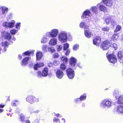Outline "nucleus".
Segmentation results:
<instances>
[{"instance_id":"obj_59","label":"nucleus","mask_w":123,"mask_h":123,"mask_svg":"<svg viewBox=\"0 0 123 123\" xmlns=\"http://www.w3.org/2000/svg\"><path fill=\"white\" fill-rule=\"evenodd\" d=\"M22 55H18V59L19 60H21L22 59Z\"/></svg>"},{"instance_id":"obj_39","label":"nucleus","mask_w":123,"mask_h":123,"mask_svg":"<svg viewBox=\"0 0 123 123\" xmlns=\"http://www.w3.org/2000/svg\"><path fill=\"white\" fill-rule=\"evenodd\" d=\"M17 31H17L16 29H13L10 31V32L12 35H14Z\"/></svg>"},{"instance_id":"obj_53","label":"nucleus","mask_w":123,"mask_h":123,"mask_svg":"<svg viewBox=\"0 0 123 123\" xmlns=\"http://www.w3.org/2000/svg\"><path fill=\"white\" fill-rule=\"evenodd\" d=\"M28 111L31 114L32 113H34V110H33V109L31 108H29Z\"/></svg>"},{"instance_id":"obj_3","label":"nucleus","mask_w":123,"mask_h":123,"mask_svg":"<svg viewBox=\"0 0 123 123\" xmlns=\"http://www.w3.org/2000/svg\"><path fill=\"white\" fill-rule=\"evenodd\" d=\"M58 39L62 43L66 42L67 39V33L65 31H61L58 35Z\"/></svg>"},{"instance_id":"obj_19","label":"nucleus","mask_w":123,"mask_h":123,"mask_svg":"<svg viewBox=\"0 0 123 123\" xmlns=\"http://www.w3.org/2000/svg\"><path fill=\"white\" fill-rule=\"evenodd\" d=\"M77 62V59L73 57H71L70 58V64L72 66H74Z\"/></svg>"},{"instance_id":"obj_4","label":"nucleus","mask_w":123,"mask_h":123,"mask_svg":"<svg viewBox=\"0 0 123 123\" xmlns=\"http://www.w3.org/2000/svg\"><path fill=\"white\" fill-rule=\"evenodd\" d=\"M111 43V40H106L104 41L101 45L103 49L104 50L108 49L110 46Z\"/></svg>"},{"instance_id":"obj_33","label":"nucleus","mask_w":123,"mask_h":123,"mask_svg":"<svg viewBox=\"0 0 123 123\" xmlns=\"http://www.w3.org/2000/svg\"><path fill=\"white\" fill-rule=\"evenodd\" d=\"M74 102L75 103L77 104H79L81 102L79 98H76L74 99Z\"/></svg>"},{"instance_id":"obj_47","label":"nucleus","mask_w":123,"mask_h":123,"mask_svg":"<svg viewBox=\"0 0 123 123\" xmlns=\"http://www.w3.org/2000/svg\"><path fill=\"white\" fill-rule=\"evenodd\" d=\"M79 46V45L77 44L74 45L73 47V50L75 51H76L78 49Z\"/></svg>"},{"instance_id":"obj_38","label":"nucleus","mask_w":123,"mask_h":123,"mask_svg":"<svg viewBox=\"0 0 123 123\" xmlns=\"http://www.w3.org/2000/svg\"><path fill=\"white\" fill-rule=\"evenodd\" d=\"M69 44L67 43L65 44L63 46V50L64 51H66L69 47Z\"/></svg>"},{"instance_id":"obj_62","label":"nucleus","mask_w":123,"mask_h":123,"mask_svg":"<svg viewBox=\"0 0 123 123\" xmlns=\"http://www.w3.org/2000/svg\"><path fill=\"white\" fill-rule=\"evenodd\" d=\"M25 123H30V121L28 120H27L26 121H25Z\"/></svg>"},{"instance_id":"obj_27","label":"nucleus","mask_w":123,"mask_h":123,"mask_svg":"<svg viewBox=\"0 0 123 123\" xmlns=\"http://www.w3.org/2000/svg\"><path fill=\"white\" fill-rule=\"evenodd\" d=\"M112 19L111 16L110 15H108L107 17L105 19V22L107 25L109 24L110 21Z\"/></svg>"},{"instance_id":"obj_23","label":"nucleus","mask_w":123,"mask_h":123,"mask_svg":"<svg viewBox=\"0 0 123 123\" xmlns=\"http://www.w3.org/2000/svg\"><path fill=\"white\" fill-rule=\"evenodd\" d=\"M80 26L81 28H84V30H85V28H86V29H88L89 28L88 26L86 25L85 23L83 21H82L80 24Z\"/></svg>"},{"instance_id":"obj_11","label":"nucleus","mask_w":123,"mask_h":123,"mask_svg":"<svg viewBox=\"0 0 123 123\" xmlns=\"http://www.w3.org/2000/svg\"><path fill=\"white\" fill-rule=\"evenodd\" d=\"M58 30L57 29H53L50 32V37H56L58 33Z\"/></svg>"},{"instance_id":"obj_42","label":"nucleus","mask_w":123,"mask_h":123,"mask_svg":"<svg viewBox=\"0 0 123 123\" xmlns=\"http://www.w3.org/2000/svg\"><path fill=\"white\" fill-rule=\"evenodd\" d=\"M62 61H63V62H66L67 61L68 58L65 56H62L61 58Z\"/></svg>"},{"instance_id":"obj_32","label":"nucleus","mask_w":123,"mask_h":123,"mask_svg":"<svg viewBox=\"0 0 123 123\" xmlns=\"http://www.w3.org/2000/svg\"><path fill=\"white\" fill-rule=\"evenodd\" d=\"M20 119L19 120V121H20L21 122L23 123L24 122H25V116L23 114H20Z\"/></svg>"},{"instance_id":"obj_55","label":"nucleus","mask_w":123,"mask_h":123,"mask_svg":"<svg viewBox=\"0 0 123 123\" xmlns=\"http://www.w3.org/2000/svg\"><path fill=\"white\" fill-rule=\"evenodd\" d=\"M58 57V55L57 53H55L53 55L54 58H57Z\"/></svg>"},{"instance_id":"obj_26","label":"nucleus","mask_w":123,"mask_h":123,"mask_svg":"<svg viewBox=\"0 0 123 123\" xmlns=\"http://www.w3.org/2000/svg\"><path fill=\"white\" fill-rule=\"evenodd\" d=\"M57 42V39H56L54 38L51 39L49 42V43L53 45L56 44Z\"/></svg>"},{"instance_id":"obj_22","label":"nucleus","mask_w":123,"mask_h":123,"mask_svg":"<svg viewBox=\"0 0 123 123\" xmlns=\"http://www.w3.org/2000/svg\"><path fill=\"white\" fill-rule=\"evenodd\" d=\"M48 68H44L42 73V75L43 76L46 77L48 74Z\"/></svg>"},{"instance_id":"obj_45","label":"nucleus","mask_w":123,"mask_h":123,"mask_svg":"<svg viewBox=\"0 0 123 123\" xmlns=\"http://www.w3.org/2000/svg\"><path fill=\"white\" fill-rule=\"evenodd\" d=\"M118 37V36L117 34H114L112 37V38L113 40H115L117 39Z\"/></svg>"},{"instance_id":"obj_12","label":"nucleus","mask_w":123,"mask_h":123,"mask_svg":"<svg viewBox=\"0 0 123 123\" xmlns=\"http://www.w3.org/2000/svg\"><path fill=\"white\" fill-rule=\"evenodd\" d=\"M56 75L57 78L59 79H62L64 75L63 72L60 69L58 70L56 72Z\"/></svg>"},{"instance_id":"obj_1","label":"nucleus","mask_w":123,"mask_h":123,"mask_svg":"<svg viewBox=\"0 0 123 123\" xmlns=\"http://www.w3.org/2000/svg\"><path fill=\"white\" fill-rule=\"evenodd\" d=\"M112 103L110 99H105L102 101L100 103V106L102 109L109 108L112 106Z\"/></svg>"},{"instance_id":"obj_50","label":"nucleus","mask_w":123,"mask_h":123,"mask_svg":"<svg viewBox=\"0 0 123 123\" xmlns=\"http://www.w3.org/2000/svg\"><path fill=\"white\" fill-rule=\"evenodd\" d=\"M53 121L54 123L56 122L59 123L60 120L56 118L55 117H54L53 119Z\"/></svg>"},{"instance_id":"obj_6","label":"nucleus","mask_w":123,"mask_h":123,"mask_svg":"<svg viewBox=\"0 0 123 123\" xmlns=\"http://www.w3.org/2000/svg\"><path fill=\"white\" fill-rule=\"evenodd\" d=\"M66 72L67 75L69 78L72 79L74 78L75 74L73 69L68 68Z\"/></svg>"},{"instance_id":"obj_30","label":"nucleus","mask_w":123,"mask_h":123,"mask_svg":"<svg viewBox=\"0 0 123 123\" xmlns=\"http://www.w3.org/2000/svg\"><path fill=\"white\" fill-rule=\"evenodd\" d=\"M33 52L32 51H27L23 53L22 54V55L23 56L25 55H29L31 54Z\"/></svg>"},{"instance_id":"obj_46","label":"nucleus","mask_w":123,"mask_h":123,"mask_svg":"<svg viewBox=\"0 0 123 123\" xmlns=\"http://www.w3.org/2000/svg\"><path fill=\"white\" fill-rule=\"evenodd\" d=\"M111 24L113 26H115L117 24L116 22L115 21L111 19Z\"/></svg>"},{"instance_id":"obj_58","label":"nucleus","mask_w":123,"mask_h":123,"mask_svg":"<svg viewBox=\"0 0 123 123\" xmlns=\"http://www.w3.org/2000/svg\"><path fill=\"white\" fill-rule=\"evenodd\" d=\"M20 110L19 109H17L16 110V113H19L20 112Z\"/></svg>"},{"instance_id":"obj_60","label":"nucleus","mask_w":123,"mask_h":123,"mask_svg":"<svg viewBox=\"0 0 123 123\" xmlns=\"http://www.w3.org/2000/svg\"><path fill=\"white\" fill-rule=\"evenodd\" d=\"M5 106L4 105H2L1 104L0 105V108H3Z\"/></svg>"},{"instance_id":"obj_54","label":"nucleus","mask_w":123,"mask_h":123,"mask_svg":"<svg viewBox=\"0 0 123 123\" xmlns=\"http://www.w3.org/2000/svg\"><path fill=\"white\" fill-rule=\"evenodd\" d=\"M113 47L115 49H117V45L116 43H113Z\"/></svg>"},{"instance_id":"obj_2","label":"nucleus","mask_w":123,"mask_h":123,"mask_svg":"<svg viewBox=\"0 0 123 123\" xmlns=\"http://www.w3.org/2000/svg\"><path fill=\"white\" fill-rule=\"evenodd\" d=\"M25 100L27 102L31 104L38 102L39 101L38 98L32 95H28L26 98Z\"/></svg>"},{"instance_id":"obj_37","label":"nucleus","mask_w":123,"mask_h":123,"mask_svg":"<svg viewBox=\"0 0 123 123\" xmlns=\"http://www.w3.org/2000/svg\"><path fill=\"white\" fill-rule=\"evenodd\" d=\"M110 29V28L108 26H105L102 28V31H108Z\"/></svg>"},{"instance_id":"obj_40","label":"nucleus","mask_w":123,"mask_h":123,"mask_svg":"<svg viewBox=\"0 0 123 123\" xmlns=\"http://www.w3.org/2000/svg\"><path fill=\"white\" fill-rule=\"evenodd\" d=\"M121 28V26L120 25H118L117 26L115 30L114 31L115 32H117L120 31Z\"/></svg>"},{"instance_id":"obj_8","label":"nucleus","mask_w":123,"mask_h":123,"mask_svg":"<svg viewBox=\"0 0 123 123\" xmlns=\"http://www.w3.org/2000/svg\"><path fill=\"white\" fill-rule=\"evenodd\" d=\"M2 36L4 37L5 39L8 40H10L12 38V36L9 33L4 31L2 32Z\"/></svg>"},{"instance_id":"obj_31","label":"nucleus","mask_w":123,"mask_h":123,"mask_svg":"<svg viewBox=\"0 0 123 123\" xmlns=\"http://www.w3.org/2000/svg\"><path fill=\"white\" fill-rule=\"evenodd\" d=\"M45 36H44L41 40V42L42 43H45L48 40L47 37H45Z\"/></svg>"},{"instance_id":"obj_25","label":"nucleus","mask_w":123,"mask_h":123,"mask_svg":"<svg viewBox=\"0 0 123 123\" xmlns=\"http://www.w3.org/2000/svg\"><path fill=\"white\" fill-rule=\"evenodd\" d=\"M43 56L41 52H37L36 54V59L37 60H40Z\"/></svg>"},{"instance_id":"obj_9","label":"nucleus","mask_w":123,"mask_h":123,"mask_svg":"<svg viewBox=\"0 0 123 123\" xmlns=\"http://www.w3.org/2000/svg\"><path fill=\"white\" fill-rule=\"evenodd\" d=\"M91 16V14L90 11L88 10H86L83 12V14L81 17V18L83 19Z\"/></svg>"},{"instance_id":"obj_35","label":"nucleus","mask_w":123,"mask_h":123,"mask_svg":"<svg viewBox=\"0 0 123 123\" xmlns=\"http://www.w3.org/2000/svg\"><path fill=\"white\" fill-rule=\"evenodd\" d=\"M91 11L94 14L96 15L97 12V9L96 6H93L91 8Z\"/></svg>"},{"instance_id":"obj_24","label":"nucleus","mask_w":123,"mask_h":123,"mask_svg":"<svg viewBox=\"0 0 123 123\" xmlns=\"http://www.w3.org/2000/svg\"><path fill=\"white\" fill-rule=\"evenodd\" d=\"M117 56L118 59H120L119 61H123L122 59L123 56V51H120L119 52L117 53Z\"/></svg>"},{"instance_id":"obj_16","label":"nucleus","mask_w":123,"mask_h":123,"mask_svg":"<svg viewBox=\"0 0 123 123\" xmlns=\"http://www.w3.org/2000/svg\"><path fill=\"white\" fill-rule=\"evenodd\" d=\"M29 59V57H26L24 58L21 62V65L22 66H26L28 63V62Z\"/></svg>"},{"instance_id":"obj_29","label":"nucleus","mask_w":123,"mask_h":123,"mask_svg":"<svg viewBox=\"0 0 123 123\" xmlns=\"http://www.w3.org/2000/svg\"><path fill=\"white\" fill-rule=\"evenodd\" d=\"M86 93H84L83 94L81 95L79 98L80 99L81 101H83L85 100L86 99Z\"/></svg>"},{"instance_id":"obj_43","label":"nucleus","mask_w":123,"mask_h":123,"mask_svg":"<svg viewBox=\"0 0 123 123\" xmlns=\"http://www.w3.org/2000/svg\"><path fill=\"white\" fill-rule=\"evenodd\" d=\"M20 24L21 23L20 22L17 23L16 25V28L18 30H20V27L21 26Z\"/></svg>"},{"instance_id":"obj_13","label":"nucleus","mask_w":123,"mask_h":123,"mask_svg":"<svg viewBox=\"0 0 123 123\" xmlns=\"http://www.w3.org/2000/svg\"><path fill=\"white\" fill-rule=\"evenodd\" d=\"M101 40V39L98 36L96 37L95 38L93 39V44L96 46H98L100 43Z\"/></svg>"},{"instance_id":"obj_56","label":"nucleus","mask_w":123,"mask_h":123,"mask_svg":"<svg viewBox=\"0 0 123 123\" xmlns=\"http://www.w3.org/2000/svg\"><path fill=\"white\" fill-rule=\"evenodd\" d=\"M70 52V51L69 49L67 50V51L65 53V55H68L69 54Z\"/></svg>"},{"instance_id":"obj_57","label":"nucleus","mask_w":123,"mask_h":123,"mask_svg":"<svg viewBox=\"0 0 123 123\" xmlns=\"http://www.w3.org/2000/svg\"><path fill=\"white\" fill-rule=\"evenodd\" d=\"M40 111L39 110H37L35 111H34V113H38Z\"/></svg>"},{"instance_id":"obj_61","label":"nucleus","mask_w":123,"mask_h":123,"mask_svg":"<svg viewBox=\"0 0 123 123\" xmlns=\"http://www.w3.org/2000/svg\"><path fill=\"white\" fill-rule=\"evenodd\" d=\"M62 122H63L64 123H65L66 122V120L64 118H62Z\"/></svg>"},{"instance_id":"obj_18","label":"nucleus","mask_w":123,"mask_h":123,"mask_svg":"<svg viewBox=\"0 0 123 123\" xmlns=\"http://www.w3.org/2000/svg\"><path fill=\"white\" fill-rule=\"evenodd\" d=\"M2 46L4 47V52H5L6 50V48L8 47V45L9 44L7 41H6L5 42H2L1 43Z\"/></svg>"},{"instance_id":"obj_48","label":"nucleus","mask_w":123,"mask_h":123,"mask_svg":"<svg viewBox=\"0 0 123 123\" xmlns=\"http://www.w3.org/2000/svg\"><path fill=\"white\" fill-rule=\"evenodd\" d=\"M60 68L61 69L63 70L66 69V67L65 65L63 63H62L60 66Z\"/></svg>"},{"instance_id":"obj_15","label":"nucleus","mask_w":123,"mask_h":123,"mask_svg":"<svg viewBox=\"0 0 123 123\" xmlns=\"http://www.w3.org/2000/svg\"><path fill=\"white\" fill-rule=\"evenodd\" d=\"M114 110L115 111H117L118 114L123 113V106L121 105H119Z\"/></svg>"},{"instance_id":"obj_34","label":"nucleus","mask_w":123,"mask_h":123,"mask_svg":"<svg viewBox=\"0 0 123 123\" xmlns=\"http://www.w3.org/2000/svg\"><path fill=\"white\" fill-rule=\"evenodd\" d=\"M113 95L116 99H117L119 95V92L117 90H115L113 92Z\"/></svg>"},{"instance_id":"obj_20","label":"nucleus","mask_w":123,"mask_h":123,"mask_svg":"<svg viewBox=\"0 0 123 123\" xmlns=\"http://www.w3.org/2000/svg\"><path fill=\"white\" fill-rule=\"evenodd\" d=\"M0 9L2 10V14L6 15L8 12V8L6 6H0Z\"/></svg>"},{"instance_id":"obj_21","label":"nucleus","mask_w":123,"mask_h":123,"mask_svg":"<svg viewBox=\"0 0 123 123\" xmlns=\"http://www.w3.org/2000/svg\"><path fill=\"white\" fill-rule=\"evenodd\" d=\"M44 65V64L43 62L41 63H37L34 65V69L35 70H37L38 68L43 67Z\"/></svg>"},{"instance_id":"obj_41","label":"nucleus","mask_w":123,"mask_h":123,"mask_svg":"<svg viewBox=\"0 0 123 123\" xmlns=\"http://www.w3.org/2000/svg\"><path fill=\"white\" fill-rule=\"evenodd\" d=\"M57 50L58 51H61L62 49V46L61 45H57L56 46Z\"/></svg>"},{"instance_id":"obj_51","label":"nucleus","mask_w":123,"mask_h":123,"mask_svg":"<svg viewBox=\"0 0 123 123\" xmlns=\"http://www.w3.org/2000/svg\"><path fill=\"white\" fill-rule=\"evenodd\" d=\"M37 76L38 78H40L42 76V73H41V71H39L38 72L37 74Z\"/></svg>"},{"instance_id":"obj_7","label":"nucleus","mask_w":123,"mask_h":123,"mask_svg":"<svg viewBox=\"0 0 123 123\" xmlns=\"http://www.w3.org/2000/svg\"><path fill=\"white\" fill-rule=\"evenodd\" d=\"M15 23V22L14 21H11L10 22H5L3 23L2 25L3 27H5L6 28H12L14 26Z\"/></svg>"},{"instance_id":"obj_10","label":"nucleus","mask_w":123,"mask_h":123,"mask_svg":"<svg viewBox=\"0 0 123 123\" xmlns=\"http://www.w3.org/2000/svg\"><path fill=\"white\" fill-rule=\"evenodd\" d=\"M85 35L86 36L87 38H89L91 37L93 35V34L92 32L91 31L89 30V28L86 29H85Z\"/></svg>"},{"instance_id":"obj_28","label":"nucleus","mask_w":123,"mask_h":123,"mask_svg":"<svg viewBox=\"0 0 123 123\" xmlns=\"http://www.w3.org/2000/svg\"><path fill=\"white\" fill-rule=\"evenodd\" d=\"M118 103L119 104L123 105V95H121L119 97L118 99Z\"/></svg>"},{"instance_id":"obj_14","label":"nucleus","mask_w":123,"mask_h":123,"mask_svg":"<svg viewBox=\"0 0 123 123\" xmlns=\"http://www.w3.org/2000/svg\"><path fill=\"white\" fill-rule=\"evenodd\" d=\"M103 3L106 6L110 7L112 5V2L111 0H102Z\"/></svg>"},{"instance_id":"obj_5","label":"nucleus","mask_w":123,"mask_h":123,"mask_svg":"<svg viewBox=\"0 0 123 123\" xmlns=\"http://www.w3.org/2000/svg\"><path fill=\"white\" fill-rule=\"evenodd\" d=\"M107 55V58L110 62L115 64V62H117V59L115 55L112 54L108 55L107 53L106 54V55Z\"/></svg>"},{"instance_id":"obj_64","label":"nucleus","mask_w":123,"mask_h":123,"mask_svg":"<svg viewBox=\"0 0 123 123\" xmlns=\"http://www.w3.org/2000/svg\"><path fill=\"white\" fill-rule=\"evenodd\" d=\"M55 114V116L57 117H59L60 115V114Z\"/></svg>"},{"instance_id":"obj_49","label":"nucleus","mask_w":123,"mask_h":123,"mask_svg":"<svg viewBox=\"0 0 123 123\" xmlns=\"http://www.w3.org/2000/svg\"><path fill=\"white\" fill-rule=\"evenodd\" d=\"M48 48H47V47L46 45L43 46V49L44 52L48 51Z\"/></svg>"},{"instance_id":"obj_44","label":"nucleus","mask_w":123,"mask_h":123,"mask_svg":"<svg viewBox=\"0 0 123 123\" xmlns=\"http://www.w3.org/2000/svg\"><path fill=\"white\" fill-rule=\"evenodd\" d=\"M55 50L54 48L52 47L48 48V51L51 52H54Z\"/></svg>"},{"instance_id":"obj_63","label":"nucleus","mask_w":123,"mask_h":123,"mask_svg":"<svg viewBox=\"0 0 123 123\" xmlns=\"http://www.w3.org/2000/svg\"><path fill=\"white\" fill-rule=\"evenodd\" d=\"M39 121L38 120H37L36 121H34L33 122L34 123H39Z\"/></svg>"},{"instance_id":"obj_17","label":"nucleus","mask_w":123,"mask_h":123,"mask_svg":"<svg viewBox=\"0 0 123 123\" xmlns=\"http://www.w3.org/2000/svg\"><path fill=\"white\" fill-rule=\"evenodd\" d=\"M97 6L99 7L100 10L101 11L105 12L107 11V9L106 7L104 5L100 3L98 4L97 5Z\"/></svg>"},{"instance_id":"obj_52","label":"nucleus","mask_w":123,"mask_h":123,"mask_svg":"<svg viewBox=\"0 0 123 123\" xmlns=\"http://www.w3.org/2000/svg\"><path fill=\"white\" fill-rule=\"evenodd\" d=\"M50 32H47L46 33V34L44 36H45V37H49L50 36Z\"/></svg>"},{"instance_id":"obj_36","label":"nucleus","mask_w":123,"mask_h":123,"mask_svg":"<svg viewBox=\"0 0 123 123\" xmlns=\"http://www.w3.org/2000/svg\"><path fill=\"white\" fill-rule=\"evenodd\" d=\"M18 101L17 100H15L13 101L11 103V105L13 106H15L18 103H17Z\"/></svg>"}]
</instances>
